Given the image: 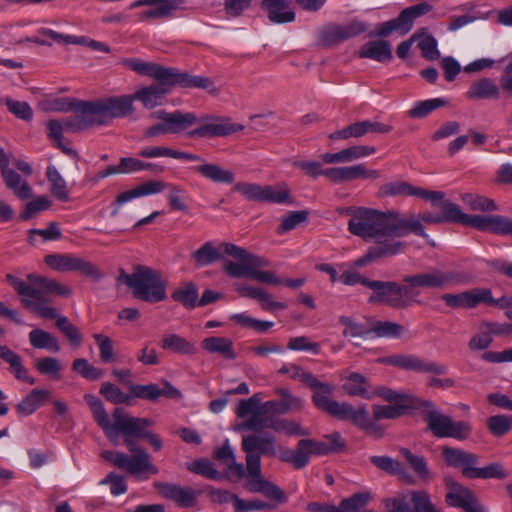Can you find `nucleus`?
I'll use <instances>...</instances> for the list:
<instances>
[{
    "instance_id": "f257e3e1",
    "label": "nucleus",
    "mask_w": 512,
    "mask_h": 512,
    "mask_svg": "<svg viewBox=\"0 0 512 512\" xmlns=\"http://www.w3.org/2000/svg\"><path fill=\"white\" fill-rule=\"evenodd\" d=\"M346 213L350 215L348 231L366 242L374 240L379 244L410 233L427 237L423 225L413 214L403 217L397 211L383 212L367 207H349Z\"/></svg>"
},
{
    "instance_id": "f03ea898",
    "label": "nucleus",
    "mask_w": 512,
    "mask_h": 512,
    "mask_svg": "<svg viewBox=\"0 0 512 512\" xmlns=\"http://www.w3.org/2000/svg\"><path fill=\"white\" fill-rule=\"evenodd\" d=\"M278 373L282 375L289 374L291 379L300 380L313 389L312 401L318 409L338 419L351 421L355 426L374 438L383 436V429L370 418L365 406L355 408L349 403H340L330 398L334 391L333 385L319 381L314 374L304 371L294 363L283 365Z\"/></svg>"
},
{
    "instance_id": "7ed1b4c3",
    "label": "nucleus",
    "mask_w": 512,
    "mask_h": 512,
    "mask_svg": "<svg viewBox=\"0 0 512 512\" xmlns=\"http://www.w3.org/2000/svg\"><path fill=\"white\" fill-rule=\"evenodd\" d=\"M140 75L153 78L158 85H150L137 90L132 96L133 101L139 100L144 107L151 109L161 104L168 91L174 87L201 88L211 94H217L218 90L214 82L204 76H192L186 72H180L175 68L164 66H132Z\"/></svg>"
},
{
    "instance_id": "20e7f679",
    "label": "nucleus",
    "mask_w": 512,
    "mask_h": 512,
    "mask_svg": "<svg viewBox=\"0 0 512 512\" xmlns=\"http://www.w3.org/2000/svg\"><path fill=\"white\" fill-rule=\"evenodd\" d=\"M241 448L245 453L247 489L253 493H262L279 503L286 502L284 492L277 485L267 481L261 472V455H276V437L273 434L244 435L241 439Z\"/></svg>"
},
{
    "instance_id": "39448f33",
    "label": "nucleus",
    "mask_w": 512,
    "mask_h": 512,
    "mask_svg": "<svg viewBox=\"0 0 512 512\" xmlns=\"http://www.w3.org/2000/svg\"><path fill=\"white\" fill-rule=\"evenodd\" d=\"M28 282L12 275H6L7 283L13 287L21 297V303L25 307V300L33 304L40 305L48 303L50 296L70 297L72 289L58 282L55 279L40 276L38 274H28Z\"/></svg>"
},
{
    "instance_id": "423d86ee",
    "label": "nucleus",
    "mask_w": 512,
    "mask_h": 512,
    "mask_svg": "<svg viewBox=\"0 0 512 512\" xmlns=\"http://www.w3.org/2000/svg\"><path fill=\"white\" fill-rule=\"evenodd\" d=\"M124 444L132 455L118 451H103L101 457L119 469L134 475L141 476L145 473L155 475L158 468L151 462L149 453L142 447L138 446L131 438L132 435H124ZM133 437H135L133 435Z\"/></svg>"
},
{
    "instance_id": "0eeeda50",
    "label": "nucleus",
    "mask_w": 512,
    "mask_h": 512,
    "mask_svg": "<svg viewBox=\"0 0 512 512\" xmlns=\"http://www.w3.org/2000/svg\"><path fill=\"white\" fill-rule=\"evenodd\" d=\"M84 400L89 405L94 420L103 430L105 436L116 444L118 436L120 434L124 435L127 430L125 429L126 423L133 419L134 416L122 408H115L112 413L113 422H111L102 401L98 397L92 394H85Z\"/></svg>"
},
{
    "instance_id": "6e6552de",
    "label": "nucleus",
    "mask_w": 512,
    "mask_h": 512,
    "mask_svg": "<svg viewBox=\"0 0 512 512\" xmlns=\"http://www.w3.org/2000/svg\"><path fill=\"white\" fill-rule=\"evenodd\" d=\"M365 287L373 291L368 298L370 304H384L395 309H405L413 305L406 283L372 280L366 282Z\"/></svg>"
},
{
    "instance_id": "1a4fd4ad",
    "label": "nucleus",
    "mask_w": 512,
    "mask_h": 512,
    "mask_svg": "<svg viewBox=\"0 0 512 512\" xmlns=\"http://www.w3.org/2000/svg\"><path fill=\"white\" fill-rule=\"evenodd\" d=\"M168 280L161 271L139 265V274L133 289V296L148 303H158L167 298Z\"/></svg>"
},
{
    "instance_id": "9d476101",
    "label": "nucleus",
    "mask_w": 512,
    "mask_h": 512,
    "mask_svg": "<svg viewBox=\"0 0 512 512\" xmlns=\"http://www.w3.org/2000/svg\"><path fill=\"white\" fill-rule=\"evenodd\" d=\"M133 111V98L131 95L89 101L88 118L92 120L89 126L105 124L110 119L125 117L132 114Z\"/></svg>"
},
{
    "instance_id": "9b49d317",
    "label": "nucleus",
    "mask_w": 512,
    "mask_h": 512,
    "mask_svg": "<svg viewBox=\"0 0 512 512\" xmlns=\"http://www.w3.org/2000/svg\"><path fill=\"white\" fill-rule=\"evenodd\" d=\"M154 115L160 122L144 130L143 137L146 139L164 134H179L198 123V117L191 112L159 110Z\"/></svg>"
},
{
    "instance_id": "f8f14e48",
    "label": "nucleus",
    "mask_w": 512,
    "mask_h": 512,
    "mask_svg": "<svg viewBox=\"0 0 512 512\" xmlns=\"http://www.w3.org/2000/svg\"><path fill=\"white\" fill-rule=\"evenodd\" d=\"M403 282L408 285L412 304L420 303L417 297L420 294V288L441 289L449 285L460 282L458 274L451 271H441L431 269L427 272L407 275L403 278Z\"/></svg>"
},
{
    "instance_id": "ddd939ff",
    "label": "nucleus",
    "mask_w": 512,
    "mask_h": 512,
    "mask_svg": "<svg viewBox=\"0 0 512 512\" xmlns=\"http://www.w3.org/2000/svg\"><path fill=\"white\" fill-rule=\"evenodd\" d=\"M428 429L438 438H454L466 440L472 433V425L468 421H454L450 416L438 411H430L426 415Z\"/></svg>"
},
{
    "instance_id": "4468645a",
    "label": "nucleus",
    "mask_w": 512,
    "mask_h": 512,
    "mask_svg": "<svg viewBox=\"0 0 512 512\" xmlns=\"http://www.w3.org/2000/svg\"><path fill=\"white\" fill-rule=\"evenodd\" d=\"M44 262L56 271H79L94 280H99L102 276L94 264L72 254H49L45 256Z\"/></svg>"
},
{
    "instance_id": "2eb2a0df",
    "label": "nucleus",
    "mask_w": 512,
    "mask_h": 512,
    "mask_svg": "<svg viewBox=\"0 0 512 512\" xmlns=\"http://www.w3.org/2000/svg\"><path fill=\"white\" fill-rule=\"evenodd\" d=\"M366 30L367 24L359 20H352L344 25L330 24L319 31L317 41L321 46H333L356 37Z\"/></svg>"
},
{
    "instance_id": "dca6fc26",
    "label": "nucleus",
    "mask_w": 512,
    "mask_h": 512,
    "mask_svg": "<svg viewBox=\"0 0 512 512\" xmlns=\"http://www.w3.org/2000/svg\"><path fill=\"white\" fill-rule=\"evenodd\" d=\"M199 119L198 123L201 125L188 132L190 138H212V137H223L237 133L244 130V126L237 123H232L230 118H207Z\"/></svg>"
},
{
    "instance_id": "f3484780",
    "label": "nucleus",
    "mask_w": 512,
    "mask_h": 512,
    "mask_svg": "<svg viewBox=\"0 0 512 512\" xmlns=\"http://www.w3.org/2000/svg\"><path fill=\"white\" fill-rule=\"evenodd\" d=\"M387 364L399 367L405 370H412L427 374L444 375L448 372V367L435 361L425 360L415 355H396L385 360Z\"/></svg>"
},
{
    "instance_id": "a211bd4d",
    "label": "nucleus",
    "mask_w": 512,
    "mask_h": 512,
    "mask_svg": "<svg viewBox=\"0 0 512 512\" xmlns=\"http://www.w3.org/2000/svg\"><path fill=\"white\" fill-rule=\"evenodd\" d=\"M153 485L162 497L173 501L180 508H192L197 504V492L191 487L158 481Z\"/></svg>"
},
{
    "instance_id": "6ab92c4d",
    "label": "nucleus",
    "mask_w": 512,
    "mask_h": 512,
    "mask_svg": "<svg viewBox=\"0 0 512 512\" xmlns=\"http://www.w3.org/2000/svg\"><path fill=\"white\" fill-rule=\"evenodd\" d=\"M446 305L453 309H472L489 299L485 288H474L457 294L446 293L441 296Z\"/></svg>"
},
{
    "instance_id": "aec40b11",
    "label": "nucleus",
    "mask_w": 512,
    "mask_h": 512,
    "mask_svg": "<svg viewBox=\"0 0 512 512\" xmlns=\"http://www.w3.org/2000/svg\"><path fill=\"white\" fill-rule=\"evenodd\" d=\"M88 105L89 101L74 98H59L51 102V109L57 112H75L76 115L72 121H75V125L78 129H84L89 127V123L92 121L88 118Z\"/></svg>"
},
{
    "instance_id": "412c9836",
    "label": "nucleus",
    "mask_w": 512,
    "mask_h": 512,
    "mask_svg": "<svg viewBox=\"0 0 512 512\" xmlns=\"http://www.w3.org/2000/svg\"><path fill=\"white\" fill-rule=\"evenodd\" d=\"M406 243L400 240H389L370 246L366 253L355 261V266L363 267L379 258L391 257L402 253Z\"/></svg>"
},
{
    "instance_id": "4be33fe9",
    "label": "nucleus",
    "mask_w": 512,
    "mask_h": 512,
    "mask_svg": "<svg viewBox=\"0 0 512 512\" xmlns=\"http://www.w3.org/2000/svg\"><path fill=\"white\" fill-rule=\"evenodd\" d=\"M125 426L126 432L124 435H134L136 438L145 439L153 447L155 451H160L163 447L162 439L158 434H155L147 428L154 425V421L149 418L133 417Z\"/></svg>"
},
{
    "instance_id": "5701e85b",
    "label": "nucleus",
    "mask_w": 512,
    "mask_h": 512,
    "mask_svg": "<svg viewBox=\"0 0 512 512\" xmlns=\"http://www.w3.org/2000/svg\"><path fill=\"white\" fill-rule=\"evenodd\" d=\"M442 457L448 466L460 468L467 478L473 466L478 463V457L474 453L448 446L442 448Z\"/></svg>"
},
{
    "instance_id": "b1692460",
    "label": "nucleus",
    "mask_w": 512,
    "mask_h": 512,
    "mask_svg": "<svg viewBox=\"0 0 512 512\" xmlns=\"http://www.w3.org/2000/svg\"><path fill=\"white\" fill-rule=\"evenodd\" d=\"M291 5L292 0H263L261 3L268 19L274 24L291 23L295 20L296 14Z\"/></svg>"
},
{
    "instance_id": "393cba45",
    "label": "nucleus",
    "mask_w": 512,
    "mask_h": 512,
    "mask_svg": "<svg viewBox=\"0 0 512 512\" xmlns=\"http://www.w3.org/2000/svg\"><path fill=\"white\" fill-rule=\"evenodd\" d=\"M304 441L311 456H323L336 453L343 450L346 446L345 441L338 432H333L329 435H326L320 441L310 438H305Z\"/></svg>"
},
{
    "instance_id": "a878e982",
    "label": "nucleus",
    "mask_w": 512,
    "mask_h": 512,
    "mask_svg": "<svg viewBox=\"0 0 512 512\" xmlns=\"http://www.w3.org/2000/svg\"><path fill=\"white\" fill-rule=\"evenodd\" d=\"M276 393L280 396V400L267 401L265 407L278 414H286L289 412L300 411L304 406V400L300 397L292 395L287 388H279Z\"/></svg>"
},
{
    "instance_id": "bb28decb",
    "label": "nucleus",
    "mask_w": 512,
    "mask_h": 512,
    "mask_svg": "<svg viewBox=\"0 0 512 512\" xmlns=\"http://www.w3.org/2000/svg\"><path fill=\"white\" fill-rule=\"evenodd\" d=\"M433 6L427 1H422L418 4L406 7L395 18L401 34H407L414 25L416 19L431 12Z\"/></svg>"
},
{
    "instance_id": "cd10ccee",
    "label": "nucleus",
    "mask_w": 512,
    "mask_h": 512,
    "mask_svg": "<svg viewBox=\"0 0 512 512\" xmlns=\"http://www.w3.org/2000/svg\"><path fill=\"white\" fill-rule=\"evenodd\" d=\"M444 482L449 490L446 494V502L450 506L464 509L476 498L468 488L456 482L451 476H446Z\"/></svg>"
},
{
    "instance_id": "c85d7f7f",
    "label": "nucleus",
    "mask_w": 512,
    "mask_h": 512,
    "mask_svg": "<svg viewBox=\"0 0 512 512\" xmlns=\"http://www.w3.org/2000/svg\"><path fill=\"white\" fill-rule=\"evenodd\" d=\"M130 391L132 396L150 401H156L162 396L173 397L179 393L178 390L167 381L164 382L163 388H160L155 383L147 385L135 384L131 386Z\"/></svg>"
},
{
    "instance_id": "c756f323",
    "label": "nucleus",
    "mask_w": 512,
    "mask_h": 512,
    "mask_svg": "<svg viewBox=\"0 0 512 512\" xmlns=\"http://www.w3.org/2000/svg\"><path fill=\"white\" fill-rule=\"evenodd\" d=\"M0 358L9 364V371L14 377L30 385L35 384V378L29 374L28 369L23 365L21 357L9 349L0 345Z\"/></svg>"
},
{
    "instance_id": "7c9ffc66",
    "label": "nucleus",
    "mask_w": 512,
    "mask_h": 512,
    "mask_svg": "<svg viewBox=\"0 0 512 512\" xmlns=\"http://www.w3.org/2000/svg\"><path fill=\"white\" fill-rule=\"evenodd\" d=\"M51 398L48 389H32L17 405L16 411L21 416H29L42 407Z\"/></svg>"
},
{
    "instance_id": "2f4dec72",
    "label": "nucleus",
    "mask_w": 512,
    "mask_h": 512,
    "mask_svg": "<svg viewBox=\"0 0 512 512\" xmlns=\"http://www.w3.org/2000/svg\"><path fill=\"white\" fill-rule=\"evenodd\" d=\"M413 39H415V42H417V46L425 60L434 62L440 58L438 41L432 34L429 33L428 28L422 27L418 29L415 33H413Z\"/></svg>"
},
{
    "instance_id": "473e14b6",
    "label": "nucleus",
    "mask_w": 512,
    "mask_h": 512,
    "mask_svg": "<svg viewBox=\"0 0 512 512\" xmlns=\"http://www.w3.org/2000/svg\"><path fill=\"white\" fill-rule=\"evenodd\" d=\"M201 347L208 353L218 354L226 360H234L237 358V354L233 347V341L226 337H207L202 340Z\"/></svg>"
},
{
    "instance_id": "72a5a7b5",
    "label": "nucleus",
    "mask_w": 512,
    "mask_h": 512,
    "mask_svg": "<svg viewBox=\"0 0 512 512\" xmlns=\"http://www.w3.org/2000/svg\"><path fill=\"white\" fill-rule=\"evenodd\" d=\"M214 458L225 464L229 474L236 476L238 479L247 477V471L242 463L236 461L233 449L229 445L228 440L221 447L214 451Z\"/></svg>"
},
{
    "instance_id": "f704fd0d",
    "label": "nucleus",
    "mask_w": 512,
    "mask_h": 512,
    "mask_svg": "<svg viewBox=\"0 0 512 512\" xmlns=\"http://www.w3.org/2000/svg\"><path fill=\"white\" fill-rule=\"evenodd\" d=\"M165 187L166 184L162 181H147L129 191L119 194L115 203L119 207L135 198L160 193Z\"/></svg>"
},
{
    "instance_id": "c9c22d12",
    "label": "nucleus",
    "mask_w": 512,
    "mask_h": 512,
    "mask_svg": "<svg viewBox=\"0 0 512 512\" xmlns=\"http://www.w3.org/2000/svg\"><path fill=\"white\" fill-rule=\"evenodd\" d=\"M192 169L194 172L214 183L231 184L235 180V176L230 170L224 169L217 164L205 162L194 166Z\"/></svg>"
},
{
    "instance_id": "e433bc0d",
    "label": "nucleus",
    "mask_w": 512,
    "mask_h": 512,
    "mask_svg": "<svg viewBox=\"0 0 512 512\" xmlns=\"http://www.w3.org/2000/svg\"><path fill=\"white\" fill-rule=\"evenodd\" d=\"M370 462L377 468L385 471L390 475H396L406 484H413L414 480L400 462L388 456H371Z\"/></svg>"
},
{
    "instance_id": "4c0bfd02",
    "label": "nucleus",
    "mask_w": 512,
    "mask_h": 512,
    "mask_svg": "<svg viewBox=\"0 0 512 512\" xmlns=\"http://www.w3.org/2000/svg\"><path fill=\"white\" fill-rule=\"evenodd\" d=\"M359 57L377 62L389 61L392 58L391 46L385 40L367 42L361 47Z\"/></svg>"
},
{
    "instance_id": "58836bf2",
    "label": "nucleus",
    "mask_w": 512,
    "mask_h": 512,
    "mask_svg": "<svg viewBox=\"0 0 512 512\" xmlns=\"http://www.w3.org/2000/svg\"><path fill=\"white\" fill-rule=\"evenodd\" d=\"M160 346L164 350L178 354L193 355L196 352L194 344L175 333L164 334Z\"/></svg>"
},
{
    "instance_id": "ea45409f",
    "label": "nucleus",
    "mask_w": 512,
    "mask_h": 512,
    "mask_svg": "<svg viewBox=\"0 0 512 512\" xmlns=\"http://www.w3.org/2000/svg\"><path fill=\"white\" fill-rule=\"evenodd\" d=\"M2 176L6 186L20 199L26 200L32 196V189L22 177L13 170L3 169Z\"/></svg>"
},
{
    "instance_id": "a19ab883",
    "label": "nucleus",
    "mask_w": 512,
    "mask_h": 512,
    "mask_svg": "<svg viewBox=\"0 0 512 512\" xmlns=\"http://www.w3.org/2000/svg\"><path fill=\"white\" fill-rule=\"evenodd\" d=\"M498 86L491 79H481L474 82L466 92V97L471 100L497 98Z\"/></svg>"
},
{
    "instance_id": "79ce46f5",
    "label": "nucleus",
    "mask_w": 512,
    "mask_h": 512,
    "mask_svg": "<svg viewBox=\"0 0 512 512\" xmlns=\"http://www.w3.org/2000/svg\"><path fill=\"white\" fill-rule=\"evenodd\" d=\"M29 341L36 349H46L54 353L59 352L61 348L56 337L39 328L33 329L29 333Z\"/></svg>"
},
{
    "instance_id": "37998d69",
    "label": "nucleus",
    "mask_w": 512,
    "mask_h": 512,
    "mask_svg": "<svg viewBox=\"0 0 512 512\" xmlns=\"http://www.w3.org/2000/svg\"><path fill=\"white\" fill-rule=\"evenodd\" d=\"M171 298L187 309H194L198 306V289L194 283L186 282L171 294Z\"/></svg>"
},
{
    "instance_id": "c03bdc74",
    "label": "nucleus",
    "mask_w": 512,
    "mask_h": 512,
    "mask_svg": "<svg viewBox=\"0 0 512 512\" xmlns=\"http://www.w3.org/2000/svg\"><path fill=\"white\" fill-rule=\"evenodd\" d=\"M400 454L407 461L414 473L422 481H429L432 477L427 461L423 456L413 454L407 448H401Z\"/></svg>"
},
{
    "instance_id": "a18cd8bd",
    "label": "nucleus",
    "mask_w": 512,
    "mask_h": 512,
    "mask_svg": "<svg viewBox=\"0 0 512 512\" xmlns=\"http://www.w3.org/2000/svg\"><path fill=\"white\" fill-rule=\"evenodd\" d=\"M448 102L444 98H432L414 103L413 107L407 111L410 118L421 119L428 116L434 110L444 107Z\"/></svg>"
},
{
    "instance_id": "49530a36",
    "label": "nucleus",
    "mask_w": 512,
    "mask_h": 512,
    "mask_svg": "<svg viewBox=\"0 0 512 512\" xmlns=\"http://www.w3.org/2000/svg\"><path fill=\"white\" fill-rule=\"evenodd\" d=\"M343 389L350 396H358L366 399L370 397L367 389L366 378L363 375L356 372L350 373L345 378Z\"/></svg>"
},
{
    "instance_id": "de8ad7c7",
    "label": "nucleus",
    "mask_w": 512,
    "mask_h": 512,
    "mask_svg": "<svg viewBox=\"0 0 512 512\" xmlns=\"http://www.w3.org/2000/svg\"><path fill=\"white\" fill-rule=\"evenodd\" d=\"M46 177L51 183V193L60 201H67L69 193L67 190L66 181L60 175L59 171L54 166H48Z\"/></svg>"
},
{
    "instance_id": "09e8293b",
    "label": "nucleus",
    "mask_w": 512,
    "mask_h": 512,
    "mask_svg": "<svg viewBox=\"0 0 512 512\" xmlns=\"http://www.w3.org/2000/svg\"><path fill=\"white\" fill-rule=\"evenodd\" d=\"M269 428L287 436H308L310 431L294 420L278 419L269 423Z\"/></svg>"
},
{
    "instance_id": "8fccbe9b",
    "label": "nucleus",
    "mask_w": 512,
    "mask_h": 512,
    "mask_svg": "<svg viewBox=\"0 0 512 512\" xmlns=\"http://www.w3.org/2000/svg\"><path fill=\"white\" fill-rule=\"evenodd\" d=\"M410 512H440L424 490H409Z\"/></svg>"
},
{
    "instance_id": "3c124183",
    "label": "nucleus",
    "mask_w": 512,
    "mask_h": 512,
    "mask_svg": "<svg viewBox=\"0 0 512 512\" xmlns=\"http://www.w3.org/2000/svg\"><path fill=\"white\" fill-rule=\"evenodd\" d=\"M263 202L284 204L291 203L290 191L286 184L264 185Z\"/></svg>"
},
{
    "instance_id": "603ef678",
    "label": "nucleus",
    "mask_w": 512,
    "mask_h": 512,
    "mask_svg": "<svg viewBox=\"0 0 512 512\" xmlns=\"http://www.w3.org/2000/svg\"><path fill=\"white\" fill-rule=\"evenodd\" d=\"M221 257V252L219 251V249L214 247L211 241L205 242L199 249H197L192 254L193 260L200 267L207 266L221 259Z\"/></svg>"
},
{
    "instance_id": "864d4df0",
    "label": "nucleus",
    "mask_w": 512,
    "mask_h": 512,
    "mask_svg": "<svg viewBox=\"0 0 512 512\" xmlns=\"http://www.w3.org/2000/svg\"><path fill=\"white\" fill-rule=\"evenodd\" d=\"M463 203L473 211L490 212L497 210L496 203L485 196L465 193L461 196Z\"/></svg>"
},
{
    "instance_id": "5fc2aeb1",
    "label": "nucleus",
    "mask_w": 512,
    "mask_h": 512,
    "mask_svg": "<svg viewBox=\"0 0 512 512\" xmlns=\"http://www.w3.org/2000/svg\"><path fill=\"white\" fill-rule=\"evenodd\" d=\"M183 0H154L153 8L145 11V18H162L168 16L172 11L178 9Z\"/></svg>"
},
{
    "instance_id": "6e6d98bb",
    "label": "nucleus",
    "mask_w": 512,
    "mask_h": 512,
    "mask_svg": "<svg viewBox=\"0 0 512 512\" xmlns=\"http://www.w3.org/2000/svg\"><path fill=\"white\" fill-rule=\"evenodd\" d=\"M187 469L190 472L201 475L208 479L217 480L223 478L221 473L215 468L214 464L206 458H199L191 463H188Z\"/></svg>"
},
{
    "instance_id": "4d7b16f0",
    "label": "nucleus",
    "mask_w": 512,
    "mask_h": 512,
    "mask_svg": "<svg viewBox=\"0 0 512 512\" xmlns=\"http://www.w3.org/2000/svg\"><path fill=\"white\" fill-rule=\"evenodd\" d=\"M371 500L369 492H361L353 494L352 496L343 499L339 505V512H362V509Z\"/></svg>"
},
{
    "instance_id": "13d9d810",
    "label": "nucleus",
    "mask_w": 512,
    "mask_h": 512,
    "mask_svg": "<svg viewBox=\"0 0 512 512\" xmlns=\"http://www.w3.org/2000/svg\"><path fill=\"white\" fill-rule=\"evenodd\" d=\"M343 181L349 182L356 179H377L380 173L377 170H370L364 164L342 167Z\"/></svg>"
},
{
    "instance_id": "bf43d9fd",
    "label": "nucleus",
    "mask_w": 512,
    "mask_h": 512,
    "mask_svg": "<svg viewBox=\"0 0 512 512\" xmlns=\"http://www.w3.org/2000/svg\"><path fill=\"white\" fill-rule=\"evenodd\" d=\"M507 477V472L504 470L503 466L500 463L493 462L485 467L478 468L476 465L471 469V474L469 478L475 479H504Z\"/></svg>"
},
{
    "instance_id": "052dcab7",
    "label": "nucleus",
    "mask_w": 512,
    "mask_h": 512,
    "mask_svg": "<svg viewBox=\"0 0 512 512\" xmlns=\"http://www.w3.org/2000/svg\"><path fill=\"white\" fill-rule=\"evenodd\" d=\"M35 367L37 371L45 376L50 377L54 380H59L61 378V370L63 366L61 362L54 357H44L36 361Z\"/></svg>"
},
{
    "instance_id": "680f3d73",
    "label": "nucleus",
    "mask_w": 512,
    "mask_h": 512,
    "mask_svg": "<svg viewBox=\"0 0 512 512\" xmlns=\"http://www.w3.org/2000/svg\"><path fill=\"white\" fill-rule=\"evenodd\" d=\"M416 191V186L401 180L386 183L380 188V192L383 196H415Z\"/></svg>"
},
{
    "instance_id": "e2e57ef3",
    "label": "nucleus",
    "mask_w": 512,
    "mask_h": 512,
    "mask_svg": "<svg viewBox=\"0 0 512 512\" xmlns=\"http://www.w3.org/2000/svg\"><path fill=\"white\" fill-rule=\"evenodd\" d=\"M57 328L69 340L74 347H79L82 343V334L80 330L70 322L66 316H59L56 321Z\"/></svg>"
},
{
    "instance_id": "0e129e2a",
    "label": "nucleus",
    "mask_w": 512,
    "mask_h": 512,
    "mask_svg": "<svg viewBox=\"0 0 512 512\" xmlns=\"http://www.w3.org/2000/svg\"><path fill=\"white\" fill-rule=\"evenodd\" d=\"M52 205L51 200L47 196H39L25 204L20 214L21 219L29 220L38 213L49 209Z\"/></svg>"
},
{
    "instance_id": "69168bd1",
    "label": "nucleus",
    "mask_w": 512,
    "mask_h": 512,
    "mask_svg": "<svg viewBox=\"0 0 512 512\" xmlns=\"http://www.w3.org/2000/svg\"><path fill=\"white\" fill-rule=\"evenodd\" d=\"M233 189L248 201L263 202L264 185L239 182Z\"/></svg>"
},
{
    "instance_id": "338daca9",
    "label": "nucleus",
    "mask_w": 512,
    "mask_h": 512,
    "mask_svg": "<svg viewBox=\"0 0 512 512\" xmlns=\"http://www.w3.org/2000/svg\"><path fill=\"white\" fill-rule=\"evenodd\" d=\"M439 209L444 222L463 224L466 213L462 212L458 205L444 199Z\"/></svg>"
},
{
    "instance_id": "774afa93",
    "label": "nucleus",
    "mask_w": 512,
    "mask_h": 512,
    "mask_svg": "<svg viewBox=\"0 0 512 512\" xmlns=\"http://www.w3.org/2000/svg\"><path fill=\"white\" fill-rule=\"evenodd\" d=\"M383 504L388 512H410L409 490L385 499Z\"/></svg>"
}]
</instances>
